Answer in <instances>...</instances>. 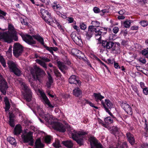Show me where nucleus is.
Returning a JSON list of instances; mask_svg holds the SVG:
<instances>
[{"label":"nucleus","instance_id":"nucleus-1","mask_svg":"<svg viewBox=\"0 0 148 148\" xmlns=\"http://www.w3.org/2000/svg\"><path fill=\"white\" fill-rule=\"evenodd\" d=\"M33 38L39 41L42 45L45 46L46 49L49 51L50 53L53 54V51L52 47H49L45 46L43 38L39 35H33L32 36L29 35H26L23 37V40L28 44L32 45L35 44L36 41L34 40Z\"/></svg>","mask_w":148,"mask_h":148},{"label":"nucleus","instance_id":"nucleus-2","mask_svg":"<svg viewBox=\"0 0 148 148\" xmlns=\"http://www.w3.org/2000/svg\"><path fill=\"white\" fill-rule=\"evenodd\" d=\"M70 132L73 139L80 146L83 145L84 136L87 134L85 132L76 131L73 129L70 130Z\"/></svg>","mask_w":148,"mask_h":148},{"label":"nucleus","instance_id":"nucleus-3","mask_svg":"<svg viewBox=\"0 0 148 148\" xmlns=\"http://www.w3.org/2000/svg\"><path fill=\"white\" fill-rule=\"evenodd\" d=\"M13 39L15 41L18 40L16 32H13V34L10 35L8 33L0 32V40H3L5 42L10 43L12 41Z\"/></svg>","mask_w":148,"mask_h":148},{"label":"nucleus","instance_id":"nucleus-4","mask_svg":"<svg viewBox=\"0 0 148 148\" xmlns=\"http://www.w3.org/2000/svg\"><path fill=\"white\" fill-rule=\"evenodd\" d=\"M31 73L33 77L36 80H38L40 82L41 81V78L45 75V71L38 67H36L34 69H32L31 70Z\"/></svg>","mask_w":148,"mask_h":148},{"label":"nucleus","instance_id":"nucleus-5","mask_svg":"<svg viewBox=\"0 0 148 148\" xmlns=\"http://www.w3.org/2000/svg\"><path fill=\"white\" fill-rule=\"evenodd\" d=\"M99 29L95 28L93 26H89L88 27V31L86 34V38L88 39H89L91 37L92 35L93 34L94 32H95V34L96 36H100L99 39L101 38V35L102 32Z\"/></svg>","mask_w":148,"mask_h":148},{"label":"nucleus","instance_id":"nucleus-6","mask_svg":"<svg viewBox=\"0 0 148 148\" xmlns=\"http://www.w3.org/2000/svg\"><path fill=\"white\" fill-rule=\"evenodd\" d=\"M10 71L13 73L17 76H19L21 74V71L18 68V65L15 63L11 61H8L7 62Z\"/></svg>","mask_w":148,"mask_h":148},{"label":"nucleus","instance_id":"nucleus-7","mask_svg":"<svg viewBox=\"0 0 148 148\" xmlns=\"http://www.w3.org/2000/svg\"><path fill=\"white\" fill-rule=\"evenodd\" d=\"M10 71L13 73L17 76H19L21 74V71L18 68V65L15 63L11 61H8L7 62Z\"/></svg>","mask_w":148,"mask_h":148},{"label":"nucleus","instance_id":"nucleus-8","mask_svg":"<svg viewBox=\"0 0 148 148\" xmlns=\"http://www.w3.org/2000/svg\"><path fill=\"white\" fill-rule=\"evenodd\" d=\"M21 84V87L26 93L24 96V98L27 101L29 102L31 100L32 93L25 83L22 82Z\"/></svg>","mask_w":148,"mask_h":148},{"label":"nucleus","instance_id":"nucleus-9","mask_svg":"<svg viewBox=\"0 0 148 148\" xmlns=\"http://www.w3.org/2000/svg\"><path fill=\"white\" fill-rule=\"evenodd\" d=\"M6 80L0 73V91L3 95H5L8 88Z\"/></svg>","mask_w":148,"mask_h":148},{"label":"nucleus","instance_id":"nucleus-10","mask_svg":"<svg viewBox=\"0 0 148 148\" xmlns=\"http://www.w3.org/2000/svg\"><path fill=\"white\" fill-rule=\"evenodd\" d=\"M23 46L19 43H16L14 44L13 51L14 55L16 57L20 56L23 52Z\"/></svg>","mask_w":148,"mask_h":148},{"label":"nucleus","instance_id":"nucleus-11","mask_svg":"<svg viewBox=\"0 0 148 148\" xmlns=\"http://www.w3.org/2000/svg\"><path fill=\"white\" fill-rule=\"evenodd\" d=\"M22 138L25 143H29V144L30 145H33L34 142L33 137V132H29L26 134L22 135Z\"/></svg>","mask_w":148,"mask_h":148},{"label":"nucleus","instance_id":"nucleus-12","mask_svg":"<svg viewBox=\"0 0 148 148\" xmlns=\"http://www.w3.org/2000/svg\"><path fill=\"white\" fill-rule=\"evenodd\" d=\"M101 104L106 111L110 115L113 116L112 114L111 113L109 110L111 109L113 107V104L108 99H105V102L101 101Z\"/></svg>","mask_w":148,"mask_h":148},{"label":"nucleus","instance_id":"nucleus-13","mask_svg":"<svg viewBox=\"0 0 148 148\" xmlns=\"http://www.w3.org/2000/svg\"><path fill=\"white\" fill-rule=\"evenodd\" d=\"M40 12L42 15V18L46 22L50 23L51 20L50 14L47 10L41 9L40 10Z\"/></svg>","mask_w":148,"mask_h":148},{"label":"nucleus","instance_id":"nucleus-14","mask_svg":"<svg viewBox=\"0 0 148 148\" xmlns=\"http://www.w3.org/2000/svg\"><path fill=\"white\" fill-rule=\"evenodd\" d=\"M53 127L55 130L60 132H64L66 130V127L60 122H55L54 123Z\"/></svg>","mask_w":148,"mask_h":148},{"label":"nucleus","instance_id":"nucleus-15","mask_svg":"<svg viewBox=\"0 0 148 148\" xmlns=\"http://www.w3.org/2000/svg\"><path fill=\"white\" fill-rule=\"evenodd\" d=\"M91 148H102V145L99 143L97 139L94 137H91L90 138Z\"/></svg>","mask_w":148,"mask_h":148},{"label":"nucleus","instance_id":"nucleus-16","mask_svg":"<svg viewBox=\"0 0 148 148\" xmlns=\"http://www.w3.org/2000/svg\"><path fill=\"white\" fill-rule=\"evenodd\" d=\"M40 58L41 60L37 59L36 60V62L40 64L46 70L47 69V66L45 62H49L50 61V60L44 57H40Z\"/></svg>","mask_w":148,"mask_h":148},{"label":"nucleus","instance_id":"nucleus-17","mask_svg":"<svg viewBox=\"0 0 148 148\" xmlns=\"http://www.w3.org/2000/svg\"><path fill=\"white\" fill-rule=\"evenodd\" d=\"M121 106L128 114L130 115L132 114V108L129 104L126 102H122L121 104Z\"/></svg>","mask_w":148,"mask_h":148},{"label":"nucleus","instance_id":"nucleus-18","mask_svg":"<svg viewBox=\"0 0 148 148\" xmlns=\"http://www.w3.org/2000/svg\"><path fill=\"white\" fill-rule=\"evenodd\" d=\"M69 83L71 84H77L79 85L81 84V82L79 79L78 77L75 75H71L69 79Z\"/></svg>","mask_w":148,"mask_h":148},{"label":"nucleus","instance_id":"nucleus-19","mask_svg":"<svg viewBox=\"0 0 148 148\" xmlns=\"http://www.w3.org/2000/svg\"><path fill=\"white\" fill-rule=\"evenodd\" d=\"M114 43L111 41H103L102 42V46L107 49L111 48L114 46Z\"/></svg>","mask_w":148,"mask_h":148},{"label":"nucleus","instance_id":"nucleus-20","mask_svg":"<svg viewBox=\"0 0 148 148\" xmlns=\"http://www.w3.org/2000/svg\"><path fill=\"white\" fill-rule=\"evenodd\" d=\"M58 66L60 70L64 74H65L66 71L68 69L67 66L63 63L61 62H58Z\"/></svg>","mask_w":148,"mask_h":148},{"label":"nucleus","instance_id":"nucleus-21","mask_svg":"<svg viewBox=\"0 0 148 148\" xmlns=\"http://www.w3.org/2000/svg\"><path fill=\"white\" fill-rule=\"evenodd\" d=\"M126 136L129 143L131 145H133L135 143V140L133 135L128 132L127 133Z\"/></svg>","mask_w":148,"mask_h":148},{"label":"nucleus","instance_id":"nucleus-22","mask_svg":"<svg viewBox=\"0 0 148 148\" xmlns=\"http://www.w3.org/2000/svg\"><path fill=\"white\" fill-rule=\"evenodd\" d=\"M45 145L41 142L40 138L37 139L35 143L34 148H43Z\"/></svg>","mask_w":148,"mask_h":148},{"label":"nucleus","instance_id":"nucleus-23","mask_svg":"<svg viewBox=\"0 0 148 148\" xmlns=\"http://www.w3.org/2000/svg\"><path fill=\"white\" fill-rule=\"evenodd\" d=\"M42 101L43 102L45 103V104H47V105L50 108H53L54 106L52 105L48 99L45 94L42 95Z\"/></svg>","mask_w":148,"mask_h":148},{"label":"nucleus","instance_id":"nucleus-24","mask_svg":"<svg viewBox=\"0 0 148 148\" xmlns=\"http://www.w3.org/2000/svg\"><path fill=\"white\" fill-rule=\"evenodd\" d=\"M22 131L21 126L19 125H16L14 130V135H18Z\"/></svg>","mask_w":148,"mask_h":148},{"label":"nucleus","instance_id":"nucleus-25","mask_svg":"<svg viewBox=\"0 0 148 148\" xmlns=\"http://www.w3.org/2000/svg\"><path fill=\"white\" fill-rule=\"evenodd\" d=\"M62 143L64 146L68 148H71L73 145V143L70 140L63 141Z\"/></svg>","mask_w":148,"mask_h":148},{"label":"nucleus","instance_id":"nucleus-26","mask_svg":"<svg viewBox=\"0 0 148 148\" xmlns=\"http://www.w3.org/2000/svg\"><path fill=\"white\" fill-rule=\"evenodd\" d=\"M8 28V32H4L8 33L10 35L13 34V32H16L13 26L11 24H9Z\"/></svg>","mask_w":148,"mask_h":148},{"label":"nucleus","instance_id":"nucleus-27","mask_svg":"<svg viewBox=\"0 0 148 148\" xmlns=\"http://www.w3.org/2000/svg\"><path fill=\"white\" fill-rule=\"evenodd\" d=\"M48 75V81L47 83V86L48 88H49L51 87V85L53 82V79L51 75L49 73H47Z\"/></svg>","mask_w":148,"mask_h":148},{"label":"nucleus","instance_id":"nucleus-28","mask_svg":"<svg viewBox=\"0 0 148 148\" xmlns=\"http://www.w3.org/2000/svg\"><path fill=\"white\" fill-rule=\"evenodd\" d=\"M7 140L12 145L16 147V143L15 139L10 136L8 137L7 138Z\"/></svg>","mask_w":148,"mask_h":148},{"label":"nucleus","instance_id":"nucleus-29","mask_svg":"<svg viewBox=\"0 0 148 148\" xmlns=\"http://www.w3.org/2000/svg\"><path fill=\"white\" fill-rule=\"evenodd\" d=\"M4 101L5 104V111H7L9 110L10 108V105L8 99L7 97H4Z\"/></svg>","mask_w":148,"mask_h":148},{"label":"nucleus","instance_id":"nucleus-30","mask_svg":"<svg viewBox=\"0 0 148 148\" xmlns=\"http://www.w3.org/2000/svg\"><path fill=\"white\" fill-rule=\"evenodd\" d=\"M73 93L75 96L79 97L81 94L82 91L79 88H77L73 90Z\"/></svg>","mask_w":148,"mask_h":148},{"label":"nucleus","instance_id":"nucleus-31","mask_svg":"<svg viewBox=\"0 0 148 148\" xmlns=\"http://www.w3.org/2000/svg\"><path fill=\"white\" fill-rule=\"evenodd\" d=\"M93 96L97 101H98L99 100L101 101V99L104 98V97L101 95L100 93H94L93 94Z\"/></svg>","mask_w":148,"mask_h":148},{"label":"nucleus","instance_id":"nucleus-32","mask_svg":"<svg viewBox=\"0 0 148 148\" xmlns=\"http://www.w3.org/2000/svg\"><path fill=\"white\" fill-rule=\"evenodd\" d=\"M52 7L55 10H59L61 9V7L59 4H57L56 2H53L52 4Z\"/></svg>","mask_w":148,"mask_h":148},{"label":"nucleus","instance_id":"nucleus-33","mask_svg":"<svg viewBox=\"0 0 148 148\" xmlns=\"http://www.w3.org/2000/svg\"><path fill=\"white\" fill-rule=\"evenodd\" d=\"M112 130H113V133L114 134L115 136H118L119 137V133H120L119 128L116 127H114Z\"/></svg>","mask_w":148,"mask_h":148},{"label":"nucleus","instance_id":"nucleus-34","mask_svg":"<svg viewBox=\"0 0 148 148\" xmlns=\"http://www.w3.org/2000/svg\"><path fill=\"white\" fill-rule=\"evenodd\" d=\"M121 143V142H119L117 146V148H127L126 142H124L122 144Z\"/></svg>","mask_w":148,"mask_h":148},{"label":"nucleus","instance_id":"nucleus-35","mask_svg":"<svg viewBox=\"0 0 148 148\" xmlns=\"http://www.w3.org/2000/svg\"><path fill=\"white\" fill-rule=\"evenodd\" d=\"M71 53L72 54L74 55H77V53H81V51L76 49H71Z\"/></svg>","mask_w":148,"mask_h":148},{"label":"nucleus","instance_id":"nucleus-36","mask_svg":"<svg viewBox=\"0 0 148 148\" xmlns=\"http://www.w3.org/2000/svg\"><path fill=\"white\" fill-rule=\"evenodd\" d=\"M105 123L108 124H110L113 122V119L110 116L108 117L105 119Z\"/></svg>","mask_w":148,"mask_h":148},{"label":"nucleus","instance_id":"nucleus-37","mask_svg":"<svg viewBox=\"0 0 148 148\" xmlns=\"http://www.w3.org/2000/svg\"><path fill=\"white\" fill-rule=\"evenodd\" d=\"M53 72L55 75L57 77H61V73L59 71L55 68H54Z\"/></svg>","mask_w":148,"mask_h":148},{"label":"nucleus","instance_id":"nucleus-38","mask_svg":"<svg viewBox=\"0 0 148 148\" xmlns=\"http://www.w3.org/2000/svg\"><path fill=\"white\" fill-rule=\"evenodd\" d=\"M73 41L77 44H81L82 42L80 37L77 36Z\"/></svg>","mask_w":148,"mask_h":148},{"label":"nucleus","instance_id":"nucleus-39","mask_svg":"<svg viewBox=\"0 0 148 148\" xmlns=\"http://www.w3.org/2000/svg\"><path fill=\"white\" fill-rule=\"evenodd\" d=\"M91 24H92V26L95 27H99L100 25V23L99 22L97 21H92V22Z\"/></svg>","mask_w":148,"mask_h":148},{"label":"nucleus","instance_id":"nucleus-40","mask_svg":"<svg viewBox=\"0 0 148 148\" xmlns=\"http://www.w3.org/2000/svg\"><path fill=\"white\" fill-rule=\"evenodd\" d=\"M131 23V21L130 20L126 21L123 23L124 26L125 27H129L130 26Z\"/></svg>","mask_w":148,"mask_h":148},{"label":"nucleus","instance_id":"nucleus-41","mask_svg":"<svg viewBox=\"0 0 148 148\" xmlns=\"http://www.w3.org/2000/svg\"><path fill=\"white\" fill-rule=\"evenodd\" d=\"M44 117L46 121H48L50 118H52V116L48 114H47L44 115Z\"/></svg>","mask_w":148,"mask_h":148},{"label":"nucleus","instance_id":"nucleus-42","mask_svg":"<svg viewBox=\"0 0 148 148\" xmlns=\"http://www.w3.org/2000/svg\"><path fill=\"white\" fill-rule=\"evenodd\" d=\"M140 23L142 26L145 27L148 25V21L145 20H143L140 21Z\"/></svg>","mask_w":148,"mask_h":148},{"label":"nucleus","instance_id":"nucleus-43","mask_svg":"<svg viewBox=\"0 0 148 148\" xmlns=\"http://www.w3.org/2000/svg\"><path fill=\"white\" fill-rule=\"evenodd\" d=\"M117 44V47H116V45H115L114 47L112 48V51H117L119 53L120 51L119 50V47L118 45L119 44V43H118Z\"/></svg>","mask_w":148,"mask_h":148},{"label":"nucleus","instance_id":"nucleus-44","mask_svg":"<svg viewBox=\"0 0 148 148\" xmlns=\"http://www.w3.org/2000/svg\"><path fill=\"white\" fill-rule=\"evenodd\" d=\"M6 14V12L1 10L0 9V17L1 19L4 18V16Z\"/></svg>","mask_w":148,"mask_h":148},{"label":"nucleus","instance_id":"nucleus-45","mask_svg":"<svg viewBox=\"0 0 148 148\" xmlns=\"http://www.w3.org/2000/svg\"><path fill=\"white\" fill-rule=\"evenodd\" d=\"M54 23H55L58 27L59 29L61 30L64 31V30L62 27V26L60 25L59 23L56 20H54V21L53 22Z\"/></svg>","mask_w":148,"mask_h":148},{"label":"nucleus","instance_id":"nucleus-46","mask_svg":"<svg viewBox=\"0 0 148 148\" xmlns=\"http://www.w3.org/2000/svg\"><path fill=\"white\" fill-rule=\"evenodd\" d=\"M53 144L54 146L56 148H59L60 147V145L58 140H56L55 143H53Z\"/></svg>","mask_w":148,"mask_h":148},{"label":"nucleus","instance_id":"nucleus-47","mask_svg":"<svg viewBox=\"0 0 148 148\" xmlns=\"http://www.w3.org/2000/svg\"><path fill=\"white\" fill-rule=\"evenodd\" d=\"M142 53L143 55H147L148 54V48L143 50L142 51Z\"/></svg>","mask_w":148,"mask_h":148},{"label":"nucleus","instance_id":"nucleus-48","mask_svg":"<svg viewBox=\"0 0 148 148\" xmlns=\"http://www.w3.org/2000/svg\"><path fill=\"white\" fill-rule=\"evenodd\" d=\"M51 140V136H47L45 137V141L47 143H48L50 142Z\"/></svg>","mask_w":148,"mask_h":148},{"label":"nucleus","instance_id":"nucleus-49","mask_svg":"<svg viewBox=\"0 0 148 148\" xmlns=\"http://www.w3.org/2000/svg\"><path fill=\"white\" fill-rule=\"evenodd\" d=\"M9 124L11 127H14L15 126L14 120L9 119Z\"/></svg>","mask_w":148,"mask_h":148},{"label":"nucleus","instance_id":"nucleus-50","mask_svg":"<svg viewBox=\"0 0 148 148\" xmlns=\"http://www.w3.org/2000/svg\"><path fill=\"white\" fill-rule=\"evenodd\" d=\"M80 27L82 29L84 30L87 27L86 25L83 23H81L80 24Z\"/></svg>","mask_w":148,"mask_h":148},{"label":"nucleus","instance_id":"nucleus-51","mask_svg":"<svg viewBox=\"0 0 148 148\" xmlns=\"http://www.w3.org/2000/svg\"><path fill=\"white\" fill-rule=\"evenodd\" d=\"M132 87L133 90H134L135 92H136L137 95L139 96V94L138 93V90L137 87L134 86H132Z\"/></svg>","mask_w":148,"mask_h":148},{"label":"nucleus","instance_id":"nucleus-52","mask_svg":"<svg viewBox=\"0 0 148 148\" xmlns=\"http://www.w3.org/2000/svg\"><path fill=\"white\" fill-rule=\"evenodd\" d=\"M143 89V93L145 95H148V88L145 87Z\"/></svg>","mask_w":148,"mask_h":148},{"label":"nucleus","instance_id":"nucleus-53","mask_svg":"<svg viewBox=\"0 0 148 148\" xmlns=\"http://www.w3.org/2000/svg\"><path fill=\"white\" fill-rule=\"evenodd\" d=\"M42 2L45 3L46 5H49L50 3H51L52 2L50 1L49 0H40Z\"/></svg>","mask_w":148,"mask_h":148},{"label":"nucleus","instance_id":"nucleus-54","mask_svg":"<svg viewBox=\"0 0 148 148\" xmlns=\"http://www.w3.org/2000/svg\"><path fill=\"white\" fill-rule=\"evenodd\" d=\"M119 31V29L117 27H115L113 28L112 29L113 32L115 34H116L118 33Z\"/></svg>","mask_w":148,"mask_h":148},{"label":"nucleus","instance_id":"nucleus-55","mask_svg":"<svg viewBox=\"0 0 148 148\" xmlns=\"http://www.w3.org/2000/svg\"><path fill=\"white\" fill-rule=\"evenodd\" d=\"M77 55H76V56H77V57L79 59H81L83 58L84 56V54L82 53V52L81 51V54H80L79 53H77Z\"/></svg>","mask_w":148,"mask_h":148},{"label":"nucleus","instance_id":"nucleus-56","mask_svg":"<svg viewBox=\"0 0 148 148\" xmlns=\"http://www.w3.org/2000/svg\"><path fill=\"white\" fill-rule=\"evenodd\" d=\"M86 103L88 104L90 106H91L92 107H94L95 108L98 109V107L97 106H95L94 105V104H93L91 102H90L89 101H87Z\"/></svg>","mask_w":148,"mask_h":148},{"label":"nucleus","instance_id":"nucleus-57","mask_svg":"<svg viewBox=\"0 0 148 148\" xmlns=\"http://www.w3.org/2000/svg\"><path fill=\"white\" fill-rule=\"evenodd\" d=\"M93 11L95 13H98L100 12V10L99 8L97 7H95L93 8Z\"/></svg>","mask_w":148,"mask_h":148},{"label":"nucleus","instance_id":"nucleus-58","mask_svg":"<svg viewBox=\"0 0 148 148\" xmlns=\"http://www.w3.org/2000/svg\"><path fill=\"white\" fill-rule=\"evenodd\" d=\"M138 29V27L137 26L134 25L132 26L130 28V29L132 30H137Z\"/></svg>","mask_w":148,"mask_h":148},{"label":"nucleus","instance_id":"nucleus-59","mask_svg":"<svg viewBox=\"0 0 148 148\" xmlns=\"http://www.w3.org/2000/svg\"><path fill=\"white\" fill-rule=\"evenodd\" d=\"M67 20L69 22V23H71L73 22L74 19L72 17H68L67 18Z\"/></svg>","mask_w":148,"mask_h":148},{"label":"nucleus","instance_id":"nucleus-60","mask_svg":"<svg viewBox=\"0 0 148 148\" xmlns=\"http://www.w3.org/2000/svg\"><path fill=\"white\" fill-rule=\"evenodd\" d=\"M0 62H1V64L5 68L6 67V63L4 59L0 61Z\"/></svg>","mask_w":148,"mask_h":148},{"label":"nucleus","instance_id":"nucleus-61","mask_svg":"<svg viewBox=\"0 0 148 148\" xmlns=\"http://www.w3.org/2000/svg\"><path fill=\"white\" fill-rule=\"evenodd\" d=\"M139 61L143 64L146 63V60L145 58H140L139 59Z\"/></svg>","mask_w":148,"mask_h":148},{"label":"nucleus","instance_id":"nucleus-62","mask_svg":"<svg viewBox=\"0 0 148 148\" xmlns=\"http://www.w3.org/2000/svg\"><path fill=\"white\" fill-rule=\"evenodd\" d=\"M9 114V119H14L15 117L14 114L10 112Z\"/></svg>","mask_w":148,"mask_h":148},{"label":"nucleus","instance_id":"nucleus-63","mask_svg":"<svg viewBox=\"0 0 148 148\" xmlns=\"http://www.w3.org/2000/svg\"><path fill=\"white\" fill-rule=\"evenodd\" d=\"M140 148H148V144L145 143L142 144Z\"/></svg>","mask_w":148,"mask_h":148},{"label":"nucleus","instance_id":"nucleus-64","mask_svg":"<svg viewBox=\"0 0 148 148\" xmlns=\"http://www.w3.org/2000/svg\"><path fill=\"white\" fill-rule=\"evenodd\" d=\"M147 125H148V124L147 122V120H145V124H144V127H145V129L146 132L148 130Z\"/></svg>","mask_w":148,"mask_h":148}]
</instances>
